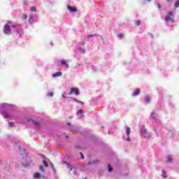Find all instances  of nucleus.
Wrapping results in <instances>:
<instances>
[{"mask_svg": "<svg viewBox=\"0 0 179 179\" xmlns=\"http://www.w3.org/2000/svg\"><path fill=\"white\" fill-rule=\"evenodd\" d=\"M37 8L36 7H31V12H36Z\"/></svg>", "mask_w": 179, "mask_h": 179, "instance_id": "nucleus-16", "label": "nucleus"}, {"mask_svg": "<svg viewBox=\"0 0 179 179\" xmlns=\"http://www.w3.org/2000/svg\"><path fill=\"white\" fill-rule=\"evenodd\" d=\"M66 138H68V136H66Z\"/></svg>", "mask_w": 179, "mask_h": 179, "instance_id": "nucleus-44", "label": "nucleus"}, {"mask_svg": "<svg viewBox=\"0 0 179 179\" xmlns=\"http://www.w3.org/2000/svg\"><path fill=\"white\" fill-rule=\"evenodd\" d=\"M157 7L159 8V9H160V8H162V6L160 5V3L157 4Z\"/></svg>", "mask_w": 179, "mask_h": 179, "instance_id": "nucleus-34", "label": "nucleus"}, {"mask_svg": "<svg viewBox=\"0 0 179 179\" xmlns=\"http://www.w3.org/2000/svg\"><path fill=\"white\" fill-rule=\"evenodd\" d=\"M74 101H77L78 103H80V104H82V106H83V104H85V103L83 101H77L76 99H74Z\"/></svg>", "mask_w": 179, "mask_h": 179, "instance_id": "nucleus-20", "label": "nucleus"}, {"mask_svg": "<svg viewBox=\"0 0 179 179\" xmlns=\"http://www.w3.org/2000/svg\"><path fill=\"white\" fill-rule=\"evenodd\" d=\"M4 33L5 34H10V27L8 24L4 26Z\"/></svg>", "mask_w": 179, "mask_h": 179, "instance_id": "nucleus-4", "label": "nucleus"}, {"mask_svg": "<svg viewBox=\"0 0 179 179\" xmlns=\"http://www.w3.org/2000/svg\"><path fill=\"white\" fill-rule=\"evenodd\" d=\"M175 6H176V8H179V1L178 0L176 2H175Z\"/></svg>", "mask_w": 179, "mask_h": 179, "instance_id": "nucleus-23", "label": "nucleus"}, {"mask_svg": "<svg viewBox=\"0 0 179 179\" xmlns=\"http://www.w3.org/2000/svg\"><path fill=\"white\" fill-rule=\"evenodd\" d=\"M145 1H150V0H145Z\"/></svg>", "mask_w": 179, "mask_h": 179, "instance_id": "nucleus-41", "label": "nucleus"}, {"mask_svg": "<svg viewBox=\"0 0 179 179\" xmlns=\"http://www.w3.org/2000/svg\"><path fill=\"white\" fill-rule=\"evenodd\" d=\"M4 118H9V114L8 113L4 114Z\"/></svg>", "mask_w": 179, "mask_h": 179, "instance_id": "nucleus-26", "label": "nucleus"}, {"mask_svg": "<svg viewBox=\"0 0 179 179\" xmlns=\"http://www.w3.org/2000/svg\"><path fill=\"white\" fill-rule=\"evenodd\" d=\"M51 168L52 169L53 171L55 170V168L54 167V164H50Z\"/></svg>", "mask_w": 179, "mask_h": 179, "instance_id": "nucleus-31", "label": "nucleus"}, {"mask_svg": "<svg viewBox=\"0 0 179 179\" xmlns=\"http://www.w3.org/2000/svg\"><path fill=\"white\" fill-rule=\"evenodd\" d=\"M48 96L52 97L54 96V94L52 92H50V93L48 94Z\"/></svg>", "mask_w": 179, "mask_h": 179, "instance_id": "nucleus-28", "label": "nucleus"}, {"mask_svg": "<svg viewBox=\"0 0 179 179\" xmlns=\"http://www.w3.org/2000/svg\"><path fill=\"white\" fill-rule=\"evenodd\" d=\"M141 93V90L139 89H136L134 93L132 94V96H139V94Z\"/></svg>", "mask_w": 179, "mask_h": 179, "instance_id": "nucleus-7", "label": "nucleus"}, {"mask_svg": "<svg viewBox=\"0 0 179 179\" xmlns=\"http://www.w3.org/2000/svg\"><path fill=\"white\" fill-rule=\"evenodd\" d=\"M145 100L146 103H149L150 101V97L149 96H146Z\"/></svg>", "mask_w": 179, "mask_h": 179, "instance_id": "nucleus-11", "label": "nucleus"}, {"mask_svg": "<svg viewBox=\"0 0 179 179\" xmlns=\"http://www.w3.org/2000/svg\"><path fill=\"white\" fill-rule=\"evenodd\" d=\"M67 125H69V126L71 125V123H67Z\"/></svg>", "mask_w": 179, "mask_h": 179, "instance_id": "nucleus-37", "label": "nucleus"}, {"mask_svg": "<svg viewBox=\"0 0 179 179\" xmlns=\"http://www.w3.org/2000/svg\"><path fill=\"white\" fill-rule=\"evenodd\" d=\"M42 163L43 164V166H45V167H48V163L47 162V161L43 160Z\"/></svg>", "mask_w": 179, "mask_h": 179, "instance_id": "nucleus-12", "label": "nucleus"}, {"mask_svg": "<svg viewBox=\"0 0 179 179\" xmlns=\"http://www.w3.org/2000/svg\"><path fill=\"white\" fill-rule=\"evenodd\" d=\"M80 52H82L83 54L85 53V48H79Z\"/></svg>", "mask_w": 179, "mask_h": 179, "instance_id": "nucleus-19", "label": "nucleus"}, {"mask_svg": "<svg viewBox=\"0 0 179 179\" xmlns=\"http://www.w3.org/2000/svg\"><path fill=\"white\" fill-rule=\"evenodd\" d=\"M170 16H173V11H169V15L165 17L166 22H174V20H173Z\"/></svg>", "mask_w": 179, "mask_h": 179, "instance_id": "nucleus-3", "label": "nucleus"}, {"mask_svg": "<svg viewBox=\"0 0 179 179\" xmlns=\"http://www.w3.org/2000/svg\"><path fill=\"white\" fill-rule=\"evenodd\" d=\"M141 20H138V21L136 22V26H141Z\"/></svg>", "mask_w": 179, "mask_h": 179, "instance_id": "nucleus-24", "label": "nucleus"}, {"mask_svg": "<svg viewBox=\"0 0 179 179\" xmlns=\"http://www.w3.org/2000/svg\"><path fill=\"white\" fill-rule=\"evenodd\" d=\"M83 110H79L78 112H77V114H83Z\"/></svg>", "mask_w": 179, "mask_h": 179, "instance_id": "nucleus-25", "label": "nucleus"}, {"mask_svg": "<svg viewBox=\"0 0 179 179\" xmlns=\"http://www.w3.org/2000/svg\"><path fill=\"white\" fill-rule=\"evenodd\" d=\"M33 122H34V124L36 127H38V122L34 121Z\"/></svg>", "mask_w": 179, "mask_h": 179, "instance_id": "nucleus-30", "label": "nucleus"}, {"mask_svg": "<svg viewBox=\"0 0 179 179\" xmlns=\"http://www.w3.org/2000/svg\"><path fill=\"white\" fill-rule=\"evenodd\" d=\"M64 164H66L67 167L69 169V171H72V166H71V164L66 162H64Z\"/></svg>", "mask_w": 179, "mask_h": 179, "instance_id": "nucleus-9", "label": "nucleus"}, {"mask_svg": "<svg viewBox=\"0 0 179 179\" xmlns=\"http://www.w3.org/2000/svg\"><path fill=\"white\" fill-rule=\"evenodd\" d=\"M117 38H124V37H125V34H117Z\"/></svg>", "mask_w": 179, "mask_h": 179, "instance_id": "nucleus-8", "label": "nucleus"}, {"mask_svg": "<svg viewBox=\"0 0 179 179\" xmlns=\"http://www.w3.org/2000/svg\"><path fill=\"white\" fill-rule=\"evenodd\" d=\"M8 124H9V127H13L14 123H13V122H10L8 123Z\"/></svg>", "mask_w": 179, "mask_h": 179, "instance_id": "nucleus-27", "label": "nucleus"}, {"mask_svg": "<svg viewBox=\"0 0 179 179\" xmlns=\"http://www.w3.org/2000/svg\"><path fill=\"white\" fill-rule=\"evenodd\" d=\"M152 117H153V113L152 114Z\"/></svg>", "mask_w": 179, "mask_h": 179, "instance_id": "nucleus-43", "label": "nucleus"}, {"mask_svg": "<svg viewBox=\"0 0 179 179\" xmlns=\"http://www.w3.org/2000/svg\"><path fill=\"white\" fill-rule=\"evenodd\" d=\"M22 17H24V19H25V20L27 19V15L23 14Z\"/></svg>", "mask_w": 179, "mask_h": 179, "instance_id": "nucleus-29", "label": "nucleus"}, {"mask_svg": "<svg viewBox=\"0 0 179 179\" xmlns=\"http://www.w3.org/2000/svg\"><path fill=\"white\" fill-rule=\"evenodd\" d=\"M95 35H89L88 37H94Z\"/></svg>", "mask_w": 179, "mask_h": 179, "instance_id": "nucleus-35", "label": "nucleus"}, {"mask_svg": "<svg viewBox=\"0 0 179 179\" xmlns=\"http://www.w3.org/2000/svg\"><path fill=\"white\" fill-rule=\"evenodd\" d=\"M34 178H40V173H36L34 174Z\"/></svg>", "mask_w": 179, "mask_h": 179, "instance_id": "nucleus-18", "label": "nucleus"}, {"mask_svg": "<svg viewBox=\"0 0 179 179\" xmlns=\"http://www.w3.org/2000/svg\"><path fill=\"white\" fill-rule=\"evenodd\" d=\"M69 94H75L76 96H79V90L78 88L71 87L70 88V92Z\"/></svg>", "mask_w": 179, "mask_h": 179, "instance_id": "nucleus-1", "label": "nucleus"}, {"mask_svg": "<svg viewBox=\"0 0 179 179\" xmlns=\"http://www.w3.org/2000/svg\"><path fill=\"white\" fill-rule=\"evenodd\" d=\"M43 159H45V157H43Z\"/></svg>", "mask_w": 179, "mask_h": 179, "instance_id": "nucleus-45", "label": "nucleus"}, {"mask_svg": "<svg viewBox=\"0 0 179 179\" xmlns=\"http://www.w3.org/2000/svg\"><path fill=\"white\" fill-rule=\"evenodd\" d=\"M93 163H96V162L93 161Z\"/></svg>", "mask_w": 179, "mask_h": 179, "instance_id": "nucleus-42", "label": "nucleus"}, {"mask_svg": "<svg viewBox=\"0 0 179 179\" xmlns=\"http://www.w3.org/2000/svg\"><path fill=\"white\" fill-rule=\"evenodd\" d=\"M171 162H173V159L171 158V157H168L167 163H171Z\"/></svg>", "mask_w": 179, "mask_h": 179, "instance_id": "nucleus-15", "label": "nucleus"}, {"mask_svg": "<svg viewBox=\"0 0 179 179\" xmlns=\"http://www.w3.org/2000/svg\"><path fill=\"white\" fill-rule=\"evenodd\" d=\"M64 99H68V97H66V96H64Z\"/></svg>", "mask_w": 179, "mask_h": 179, "instance_id": "nucleus-38", "label": "nucleus"}, {"mask_svg": "<svg viewBox=\"0 0 179 179\" xmlns=\"http://www.w3.org/2000/svg\"><path fill=\"white\" fill-rule=\"evenodd\" d=\"M19 149H20V150H22V148L20 147H19Z\"/></svg>", "mask_w": 179, "mask_h": 179, "instance_id": "nucleus-39", "label": "nucleus"}, {"mask_svg": "<svg viewBox=\"0 0 179 179\" xmlns=\"http://www.w3.org/2000/svg\"><path fill=\"white\" fill-rule=\"evenodd\" d=\"M163 178H167V175L166 174V171H162V174Z\"/></svg>", "mask_w": 179, "mask_h": 179, "instance_id": "nucleus-13", "label": "nucleus"}, {"mask_svg": "<svg viewBox=\"0 0 179 179\" xmlns=\"http://www.w3.org/2000/svg\"><path fill=\"white\" fill-rule=\"evenodd\" d=\"M68 10H70L72 13H76V12H78V10L76 9V8L75 7H72L69 6L67 7Z\"/></svg>", "mask_w": 179, "mask_h": 179, "instance_id": "nucleus-5", "label": "nucleus"}, {"mask_svg": "<svg viewBox=\"0 0 179 179\" xmlns=\"http://www.w3.org/2000/svg\"><path fill=\"white\" fill-rule=\"evenodd\" d=\"M26 155V150L22 149V152H21V156H24Z\"/></svg>", "mask_w": 179, "mask_h": 179, "instance_id": "nucleus-21", "label": "nucleus"}, {"mask_svg": "<svg viewBox=\"0 0 179 179\" xmlns=\"http://www.w3.org/2000/svg\"><path fill=\"white\" fill-rule=\"evenodd\" d=\"M127 136H129V134H131V128L127 127V131H126Z\"/></svg>", "mask_w": 179, "mask_h": 179, "instance_id": "nucleus-10", "label": "nucleus"}, {"mask_svg": "<svg viewBox=\"0 0 179 179\" xmlns=\"http://www.w3.org/2000/svg\"><path fill=\"white\" fill-rule=\"evenodd\" d=\"M39 170H40V171H42L43 173H44V167L43 166H39Z\"/></svg>", "mask_w": 179, "mask_h": 179, "instance_id": "nucleus-22", "label": "nucleus"}, {"mask_svg": "<svg viewBox=\"0 0 179 179\" xmlns=\"http://www.w3.org/2000/svg\"><path fill=\"white\" fill-rule=\"evenodd\" d=\"M108 169L109 172L113 171V166H111V165L108 164Z\"/></svg>", "mask_w": 179, "mask_h": 179, "instance_id": "nucleus-17", "label": "nucleus"}, {"mask_svg": "<svg viewBox=\"0 0 179 179\" xmlns=\"http://www.w3.org/2000/svg\"><path fill=\"white\" fill-rule=\"evenodd\" d=\"M33 20H34V17L33 16L29 17V23H33Z\"/></svg>", "mask_w": 179, "mask_h": 179, "instance_id": "nucleus-14", "label": "nucleus"}, {"mask_svg": "<svg viewBox=\"0 0 179 179\" xmlns=\"http://www.w3.org/2000/svg\"><path fill=\"white\" fill-rule=\"evenodd\" d=\"M58 76H62V72L58 71L56 73L52 74V78H58Z\"/></svg>", "mask_w": 179, "mask_h": 179, "instance_id": "nucleus-6", "label": "nucleus"}, {"mask_svg": "<svg viewBox=\"0 0 179 179\" xmlns=\"http://www.w3.org/2000/svg\"><path fill=\"white\" fill-rule=\"evenodd\" d=\"M88 164H92V162H88Z\"/></svg>", "mask_w": 179, "mask_h": 179, "instance_id": "nucleus-36", "label": "nucleus"}, {"mask_svg": "<svg viewBox=\"0 0 179 179\" xmlns=\"http://www.w3.org/2000/svg\"><path fill=\"white\" fill-rule=\"evenodd\" d=\"M13 27H16V25H13Z\"/></svg>", "mask_w": 179, "mask_h": 179, "instance_id": "nucleus-40", "label": "nucleus"}, {"mask_svg": "<svg viewBox=\"0 0 179 179\" xmlns=\"http://www.w3.org/2000/svg\"><path fill=\"white\" fill-rule=\"evenodd\" d=\"M80 156H81V159H85V156H83V153L80 152Z\"/></svg>", "mask_w": 179, "mask_h": 179, "instance_id": "nucleus-32", "label": "nucleus"}, {"mask_svg": "<svg viewBox=\"0 0 179 179\" xmlns=\"http://www.w3.org/2000/svg\"><path fill=\"white\" fill-rule=\"evenodd\" d=\"M166 1H170V0H166Z\"/></svg>", "mask_w": 179, "mask_h": 179, "instance_id": "nucleus-46", "label": "nucleus"}, {"mask_svg": "<svg viewBox=\"0 0 179 179\" xmlns=\"http://www.w3.org/2000/svg\"><path fill=\"white\" fill-rule=\"evenodd\" d=\"M128 142H131V138H129V136H128L127 138L126 139Z\"/></svg>", "mask_w": 179, "mask_h": 179, "instance_id": "nucleus-33", "label": "nucleus"}, {"mask_svg": "<svg viewBox=\"0 0 179 179\" xmlns=\"http://www.w3.org/2000/svg\"><path fill=\"white\" fill-rule=\"evenodd\" d=\"M57 62L61 64L60 66H64L66 69L69 68V64H68V62L65 59L59 60Z\"/></svg>", "mask_w": 179, "mask_h": 179, "instance_id": "nucleus-2", "label": "nucleus"}]
</instances>
